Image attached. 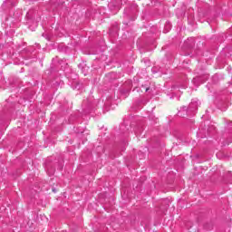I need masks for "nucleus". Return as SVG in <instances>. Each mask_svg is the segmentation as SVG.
<instances>
[{"instance_id": "1", "label": "nucleus", "mask_w": 232, "mask_h": 232, "mask_svg": "<svg viewBox=\"0 0 232 232\" xmlns=\"http://www.w3.org/2000/svg\"><path fill=\"white\" fill-rule=\"evenodd\" d=\"M148 90H150V89L147 88V89H146V92H148Z\"/></svg>"}]
</instances>
